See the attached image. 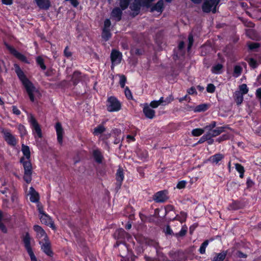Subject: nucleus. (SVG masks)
<instances>
[{
	"instance_id": "nucleus-22",
	"label": "nucleus",
	"mask_w": 261,
	"mask_h": 261,
	"mask_svg": "<svg viewBox=\"0 0 261 261\" xmlns=\"http://www.w3.org/2000/svg\"><path fill=\"white\" fill-rule=\"evenodd\" d=\"M92 156L94 161L98 164H101L104 158L99 149H94L92 151Z\"/></svg>"
},
{
	"instance_id": "nucleus-34",
	"label": "nucleus",
	"mask_w": 261,
	"mask_h": 261,
	"mask_svg": "<svg viewBox=\"0 0 261 261\" xmlns=\"http://www.w3.org/2000/svg\"><path fill=\"white\" fill-rule=\"evenodd\" d=\"M36 62L37 65L39 66L42 70H45L46 69V66L44 63V60L41 56L37 57Z\"/></svg>"
},
{
	"instance_id": "nucleus-12",
	"label": "nucleus",
	"mask_w": 261,
	"mask_h": 261,
	"mask_svg": "<svg viewBox=\"0 0 261 261\" xmlns=\"http://www.w3.org/2000/svg\"><path fill=\"white\" fill-rule=\"evenodd\" d=\"M168 194L167 190L160 191L154 193L152 199L156 203H164L169 199Z\"/></svg>"
},
{
	"instance_id": "nucleus-51",
	"label": "nucleus",
	"mask_w": 261,
	"mask_h": 261,
	"mask_svg": "<svg viewBox=\"0 0 261 261\" xmlns=\"http://www.w3.org/2000/svg\"><path fill=\"white\" fill-rule=\"evenodd\" d=\"M216 90V87L213 84H208L206 87V91L208 93H213Z\"/></svg>"
},
{
	"instance_id": "nucleus-30",
	"label": "nucleus",
	"mask_w": 261,
	"mask_h": 261,
	"mask_svg": "<svg viewBox=\"0 0 261 261\" xmlns=\"http://www.w3.org/2000/svg\"><path fill=\"white\" fill-rule=\"evenodd\" d=\"M223 66L220 63H218L213 66L211 68V71L212 73L217 74H221L223 72Z\"/></svg>"
},
{
	"instance_id": "nucleus-64",
	"label": "nucleus",
	"mask_w": 261,
	"mask_h": 261,
	"mask_svg": "<svg viewBox=\"0 0 261 261\" xmlns=\"http://www.w3.org/2000/svg\"><path fill=\"white\" fill-rule=\"evenodd\" d=\"M12 112L13 113L16 115H20L21 114L20 111L17 108L16 106H12Z\"/></svg>"
},
{
	"instance_id": "nucleus-39",
	"label": "nucleus",
	"mask_w": 261,
	"mask_h": 261,
	"mask_svg": "<svg viewBox=\"0 0 261 261\" xmlns=\"http://www.w3.org/2000/svg\"><path fill=\"white\" fill-rule=\"evenodd\" d=\"M187 227L186 225L182 226L180 230L178 232L176 233L174 236L178 238V237H184L187 232Z\"/></svg>"
},
{
	"instance_id": "nucleus-8",
	"label": "nucleus",
	"mask_w": 261,
	"mask_h": 261,
	"mask_svg": "<svg viewBox=\"0 0 261 261\" xmlns=\"http://www.w3.org/2000/svg\"><path fill=\"white\" fill-rule=\"evenodd\" d=\"M29 122L31 126L33 134H36L39 138L42 137L41 127L36 118L32 115L29 118Z\"/></svg>"
},
{
	"instance_id": "nucleus-50",
	"label": "nucleus",
	"mask_w": 261,
	"mask_h": 261,
	"mask_svg": "<svg viewBox=\"0 0 261 261\" xmlns=\"http://www.w3.org/2000/svg\"><path fill=\"white\" fill-rule=\"evenodd\" d=\"M142 6L149 8L151 6V3L154 0H139Z\"/></svg>"
},
{
	"instance_id": "nucleus-26",
	"label": "nucleus",
	"mask_w": 261,
	"mask_h": 261,
	"mask_svg": "<svg viewBox=\"0 0 261 261\" xmlns=\"http://www.w3.org/2000/svg\"><path fill=\"white\" fill-rule=\"evenodd\" d=\"M224 158V155L220 153L211 156L208 161L213 164H219L220 161Z\"/></svg>"
},
{
	"instance_id": "nucleus-4",
	"label": "nucleus",
	"mask_w": 261,
	"mask_h": 261,
	"mask_svg": "<svg viewBox=\"0 0 261 261\" xmlns=\"http://www.w3.org/2000/svg\"><path fill=\"white\" fill-rule=\"evenodd\" d=\"M21 239L23 243L24 248L29 254L31 261H37V259L31 247V238L30 233L28 232H25V234L21 237Z\"/></svg>"
},
{
	"instance_id": "nucleus-59",
	"label": "nucleus",
	"mask_w": 261,
	"mask_h": 261,
	"mask_svg": "<svg viewBox=\"0 0 261 261\" xmlns=\"http://www.w3.org/2000/svg\"><path fill=\"white\" fill-rule=\"evenodd\" d=\"M164 232L166 235H174L171 228L170 225H167L164 229Z\"/></svg>"
},
{
	"instance_id": "nucleus-14",
	"label": "nucleus",
	"mask_w": 261,
	"mask_h": 261,
	"mask_svg": "<svg viewBox=\"0 0 261 261\" xmlns=\"http://www.w3.org/2000/svg\"><path fill=\"white\" fill-rule=\"evenodd\" d=\"M39 219L43 224L49 226L52 229L55 228L54 222L51 218L46 213L39 216Z\"/></svg>"
},
{
	"instance_id": "nucleus-35",
	"label": "nucleus",
	"mask_w": 261,
	"mask_h": 261,
	"mask_svg": "<svg viewBox=\"0 0 261 261\" xmlns=\"http://www.w3.org/2000/svg\"><path fill=\"white\" fill-rule=\"evenodd\" d=\"M111 137V134L108 133L106 134H102L100 135L99 137V140L103 142L104 144L106 145L109 146V142L108 141V139Z\"/></svg>"
},
{
	"instance_id": "nucleus-11",
	"label": "nucleus",
	"mask_w": 261,
	"mask_h": 261,
	"mask_svg": "<svg viewBox=\"0 0 261 261\" xmlns=\"http://www.w3.org/2000/svg\"><path fill=\"white\" fill-rule=\"evenodd\" d=\"M6 48L10 53L19 60L25 63H29L27 57L21 53L18 52L14 47L11 46L6 42L4 43Z\"/></svg>"
},
{
	"instance_id": "nucleus-48",
	"label": "nucleus",
	"mask_w": 261,
	"mask_h": 261,
	"mask_svg": "<svg viewBox=\"0 0 261 261\" xmlns=\"http://www.w3.org/2000/svg\"><path fill=\"white\" fill-rule=\"evenodd\" d=\"M239 89L241 92V94L244 95L248 92V88L245 84H242L239 86Z\"/></svg>"
},
{
	"instance_id": "nucleus-7",
	"label": "nucleus",
	"mask_w": 261,
	"mask_h": 261,
	"mask_svg": "<svg viewBox=\"0 0 261 261\" xmlns=\"http://www.w3.org/2000/svg\"><path fill=\"white\" fill-rule=\"evenodd\" d=\"M113 237L117 240L125 241L126 240L128 242H130L133 240L131 235L122 228L116 230L113 234Z\"/></svg>"
},
{
	"instance_id": "nucleus-28",
	"label": "nucleus",
	"mask_w": 261,
	"mask_h": 261,
	"mask_svg": "<svg viewBox=\"0 0 261 261\" xmlns=\"http://www.w3.org/2000/svg\"><path fill=\"white\" fill-rule=\"evenodd\" d=\"M209 108V105L207 103H202L195 107L192 108V110L195 113L204 112L206 111Z\"/></svg>"
},
{
	"instance_id": "nucleus-13",
	"label": "nucleus",
	"mask_w": 261,
	"mask_h": 261,
	"mask_svg": "<svg viewBox=\"0 0 261 261\" xmlns=\"http://www.w3.org/2000/svg\"><path fill=\"white\" fill-rule=\"evenodd\" d=\"M124 175L123 169L119 167L117 170L116 174V189L118 191L121 188L122 182L124 180Z\"/></svg>"
},
{
	"instance_id": "nucleus-43",
	"label": "nucleus",
	"mask_w": 261,
	"mask_h": 261,
	"mask_svg": "<svg viewBox=\"0 0 261 261\" xmlns=\"http://www.w3.org/2000/svg\"><path fill=\"white\" fill-rule=\"evenodd\" d=\"M234 100L238 106L241 105L243 100V94L240 93H236L234 95Z\"/></svg>"
},
{
	"instance_id": "nucleus-41",
	"label": "nucleus",
	"mask_w": 261,
	"mask_h": 261,
	"mask_svg": "<svg viewBox=\"0 0 261 261\" xmlns=\"http://www.w3.org/2000/svg\"><path fill=\"white\" fill-rule=\"evenodd\" d=\"M204 132L203 128H197L193 129L192 131V134L194 137L200 136L202 135Z\"/></svg>"
},
{
	"instance_id": "nucleus-62",
	"label": "nucleus",
	"mask_w": 261,
	"mask_h": 261,
	"mask_svg": "<svg viewBox=\"0 0 261 261\" xmlns=\"http://www.w3.org/2000/svg\"><path fill=\"white\" fill-rule=\"evenodd\" d=\"M150 107L152 108H156L160 106V103L157 100L151 101L149 105Z\"/></svg>"
},
{
	"instance_id": "nucleus-36",
	"label": "nucleus",
	"mask_w": 261,
	"mask_h": 261,
	"mask_svg": "<svg viewBox=\"0 0 261 261\" xmlns=\"http://www.w3.org/2000/svg\"><path fill=\"white\" fill-rule=\"evenodd\" d=\"M246 35L249 38L252 40H256V33L254 30L252 29H249L246 30Z\"/></svg>"
},
{
	"instance_id": "nucleus-1",
	"label": "nucleus",
	"mask_w": 261,
	"mask_h": 261,
	"mask_svg": "<svg viewBox=\"0 0 261 261\" xmlns=\"http://www.w3.org/2000/svg\"><path fill=\"white\" fill-rule=\"evenodd\" d=\"M21 151L23 156L20 159L19 162L24 168L23 178L27 184H30L32 179L33 167L31 162V151L29 146L22 144Z\"/></svg>"
},
{
	"instance_id": "nucleus-6",
	"label": "nucleus",
	"mask_w": 261,
	"mask_h": 261,
	"mask_svg": "<svg viewBox=\"0 0 261 261\" xmlns=\"http://www.w3.org/2000/svg\"><path fill=\"white\" fill-rule=\"evenodd\" d=\"M2 134L3 135V137L5 141L7 143L11 146L14 147L17 144L18 140L15 137L12 135L10 130L7 129H3L1 131Z\"/></svg>"
},
{
	"instance_id": "nucleus-42",
	"label": "nucleus",
	"mask_w": 261,
	"mask_h": 261,
	"mask_svg": "<svg viewBox=\"0 0 261 261\" xmlns=\"http://www.w3.org/2000/svg\"><path fill=\"white\" fill-rule=\"evenodd\" d=\"M120 9L124 10L127 8L129 6L130 0H119Z\"/></svg>"
},
{
	"instance_id": "nucleus-55",
	"label": "nucleus",
	"mask_w": 261,
	"mask_h": 261,
	"mask_svg": "<svg viewBox=\"0 0 261 261\" xmlns=\"http://www.w3.org/2000/svg\"><path fill=\"white\" fill-rule=\"evenodd\" d=\"M254 185V182L251 179L250 177L247 178L246 186L247 189H249L252 188Z\"/></svg>"
},
{
	"instance_id": "nucleus-53",
	"label": "nucleus",
	"mask_w": 261,
	"mask_h": 261,
	"mask_svg": "<svg viewBox=\"0 0 261 261\" xmlns=\"http://www.w3.org/2000/svg\"><path fill=\"white\" fill-rule=\"evenodd\" d=\"M138 155L139 158L142 160H146L148 157V153L146 151L138 153Z\"/></svg>"
},
{
	"instance_id": "nucleus-47",
	"label": "nucleus",
	"mask_w": 261,
	"mask_h": 261,
	"mask_svg": "<svg viewBox=\"0 0 261 261\" xmlns=\"http://www.w3.org/2000/svg\"><path fill=\"white\" fill-rule=\"evenodd\" d=\"M229 138H230L229 135L228 134H225L222 135L221 136L218 138L216 140V142H218V143H221V142H223V141H225V140L229 139Z\"/></svg>"
},
{
	"instance_id": "nucleus-17",
	"label": "nucleus",
	"mask_w": 261,
	"mask_h": 261,
	"mask_svg": "<svg viewBox=\"0 0 261 261\" xmlns=\"http://www.w3.org/2000/svg\"><path fill=\"white\" fill-rule=\"evenodd\" d=\"M33 229L36 232V236L37 238L41 239L43 238V239L42 241L45 240L46 237H48L45 230L40 225H34Z\"/></svg>"
},
{
	"instance_id": "nucleus-29",
	"label": "nucleus",
	"mask_w": 261,
	"mask_h": 261,
	"mask_svg": "<svg viewBox=\"0 0 261 261\" xmlns=\"http://www.w3.org/2000/svg\"><path fill=\"white\" fill-rule=\"evenodd\" d=\"M227 128V126L217 127L216 128H214L212 132L210 133V135L213 137H216L220 135L221 133L225 131V129Z\"/></svg>"
},
{
	"instance_id": "nucleus-33",
	"label": "nucleus",
	"mask_w": 261,
	"mask_h": 261,
	"mask_svg": "<svg viewBox=\"0 0 261 261\" xmlns=\"http://www.w3.org/2000/svg\"><path fill=\"white\" fill-rule=\"evenodd\" d=\"M111 30H102L101 38L105 41H108L112 37Z\"/></svg>"
},
{
	"instance_id": "nucleus-21",
	"label": "nucleus",
	"mask_w": 261,
	"mask_h": 261,
	"mask_svg": "<svg viewBox=\"0 0 261 261\" xmlns=\"http://www.w3.org/2000/svg\"><path fill=\"white\" fill-rule=\"evenodd\" d=\"M141 6H142V5L139 0H135V2L130 6L129 8L132 11H134V16L139 14Z\"/></svg>"
},
{
	"instance_id": "nucleus-60",
	"label": "nucleus",
	"mask_w": 261,
	"mask_h": 261,
	"mask_svg": "<svg viewBox=\"0 0 261 261\" xmlns=\"http://www.w3.org/2000/svg\"><path fill=\"white\" fill-rule=\"evenodd\" d=\"M235 168H236V170L239 173L245 172L244 167L241 164L236 163L235 164Z\"/></svg>"
},
{
	"instance_id": "nucleus-54",
	"label": "nucleus",
	"mask_w": 261,
	"mask_h": 261,
	"mask_svg": "<svg viewBox=\"0 0 261 261\" xmlns=\"http://www.w3.org/2000/svg\"><path fill=\"white\" fill-rule=\"evenodd\" d=\"M126 82V77L124 75H121L120 76L119 84L121 88H123L125 87V83Z\"/></svg>"
},
{
	"instance_id": "nucleus-32",
	"label": "nucleus",
	"mask_w": 261,
	"mask_h": 261,
	"mask_svg": "<svg viewBox=\"0 0 261 261\" xmlns=\"http://www.w3.org/2000/svg\"><path fill=\"white\" fill-rule=\"evenodd\" d=\"M187 216L188 215L187 213L184 211H181L179 215H177L173 220H178L182 223L186 222Z\"/></svg>"
},
{
	"instance_id": "nucleus-37",
	"label": "nucleus",
	"mask_w": 261,
	"mask_h": 261,
	"mask_svg": "<svg viewBox=\"0 0 261 261\" xmlns=\"http://www.w3.org/2000/svg\"><path fill=\"white\" fill-rule=\"evenodd\" d=\"M249 50L251 51H255L256 49L260 46L259 43L249 42L247 43Z\"/></svg>"
},
{
	"instance_id": "nucleus-61",
	"label": "nucleus",
	"mask_w": 261,
	"mask_h": 261,
	"mask_svg": "<svg viewBox=\"0 0 261 261\" xmlns=\"http://www.w3.org/2000/svg\"><path fill=\"white\" fill-rule=\"evenodd\" d=\"M174 210V207L173 205L168 204L165 206V214L167 215L168 213L171 211H173Z\"/></svg>"
},
{
	"instance_id": "nucleus-49",
	"label": "nucleus",
	"mask_w": 261,
	"mask_h": 261,
	"mask_svg": "<svg viewBox=\"0 0 261 261\" xmlns=\"http://www.w3.org/2000/svg\"><path fill=\"white\" fill-rule=\"evenodd\" d=\"M111 22L109 18H107L104 21L103 27L102 30H111Z\"/></svg>"
},
{
	"instance_id": "nucleus-46",
	"label": "nucleus",
	"mask_w": 261,
	"mask_h": 261,
	"mask_svg": "<svg viewBox=\"0 0 261 261\" xmlns=\"http://www.w3.org/2000/svg\"><path fill=\"white\" fill-rule=\"evenodd\" d=\"M124 94L126 98L128 100L133 99V95L131 91L128 87H126L124 90Z\"/></svg>"
},
{
	"instance_id": "nucleus-58",
	"label": "nucleus",
	"mask_w": 261,
	"mask_h": 261,
	"mask_svg": "<svg viewBox=\"0 0 261 261\" xmlns=\"http://www.w3.org/2000/svg\"><path fill=\"white\" fill-rule=\"evenodd\" d=\"M64 55L67 58H69L72 56V53L69 50L68 46L64 50Z\"/></svg>"
},
{
	"instance_id": "nucleus-16",
	"label": "nucleus",
	"mask_w": 261,
	"mask_h": 261,
	"mask_svg": "<svg viewBox=\"0 0 261 261\" xmlns=\"http://www.w3.org/2000/svg\"><path fill=\"white\" fill-rule=\"evenodd\" d=\"M143 112L147 118L152 119L155 117V111L152 109L147 103L144 105Z\"/></svg>"
},
{
	"instance_id": "nucleus-40",
	"label": "nucleus",
	"mask_w": 261,
	"mask_h": 261,
	"mask_svg": "<svg viewBox=\"0 0 261 261\" xmlns=\"http://www.w3.org/2000/svg\"><path fill=\"white\" fill-rule=\"evenodd\" d=\"M208 243L209 241L208 240H206L201 244L199 249V252L200 254H203L205 253V249L208 246Z\"/></svg>"
},
{
	"instance_id": "nucleus-57",
	"label": "nucleus",
	"mask_w": 261,
	"mask_h": 261,
	"mask_svg": "<svg viewBox=\"0 0 261 261\" xmlns=\"http://www.w3.org/2000/svg\"><path fill=\"white\" fill-rule=\"evenodd\" d=\"M186 184L187 181L186 180H183L179 181L176 185V188L178 189H184L186 187Z\"/></svg>"
},
{
	"instance_id": "nucleus-45",
	"label": "nucleus",
	"mask_w": 261,
	"mask_h": 261,
	"mask_svg": "<svg viewBox=\"0 0 261 261\" xmlns=\"http://www.w3.org/2000/svg\"><path fill=\"white\" fill-rule=\"evenodd\" d=\"M242 72V68L240 65H236L234 67L233 73L235 77L240 76Z\"/></svg>"
},
{
	"instance_id": "nucleus-63",
	"label": "nucleus",
	"mask_w": 261,
	"mask_h": 261,
	"mask_svg": "<svg viewBox=\"0 0 261 261\" xmlns=\"http://www.w3.org/2000/svg\"><path fill=\"white\" fill-rule=\"evenodd\" d=\"M187 92L190 95L197 94V92L194 87H191L187 90Z\"/></svg>"
},
{
	"instance_id": "nucleus-9",
	"label": "nucleus",
	"mask_w": 261,
	"mask_h": 261,
	"mask_svg": "<svg viewBox=\"0 0 261 261\" xmlns=\"http://www.w3.org/2000/svg\"><path fill=\"white\" fill-rule=\"evenodd\" d=\"M41 245V249L42 251L49 257H53L54 252L51 248V244L48 237H46V240L44 241H40L39 242Z\"/></svg>"
},
{
	"instance_id": "nucleus-10",
	"label": "nucleus",
	"mask_w": 261,
	"mask_h": 261,
	"mask_svg": "<svg viewBox=\"0 0 261 261\" xmlns=\"http://www.w3.org/2000/svg\"><path fill=\"white\" fill-rule=\"evenodd\" d=\"M122 55V53L118 50L115 49H112L110 58L111 61V69H113L115 65H117L121 63Z\"/></svg>"
},
{
	"instance_id": "nucleus-19",
	"label": "nucleus",
	"mask_w": 261,
	"mask_h": 261,
	"mask_svg": "<svg viewBox=\"0 0 261 261\" xmlns=\"http://www.w3.org/2000/svg\"><path fill=\"white\" fill-rule=\"evenodd\" d=\"M37 6L42 10H47L51 6L49 0H34Z\"/></svg>"
},
{
	"instance_id": "nucleus-25",
	"label": "nucleus",
	"mask_w": 261,
	"mask_h": 261,
	"mask_svg": "<svg viewBox=\"0 0 261 261\" xmlns=\"http://www.w3.org/2000/svg\"><path fill=\"white\" fill-rule=\"evenodd\" d=\"M228 253L227 250H224L220 253H215V256L211 258L212 261H223Z\"/></svg>"
},
{
	"instance_id": "nucleus-31",
	"label": "nucleus",
	"mask_w": 261,
	"mask_h": 261,
	"mask_svg": "<svg viewBox=\"0 0 261 261\" xmlns=\"http://www.w3.org/2000/svg\"><path fill=\"white\" fill-rule=\"evenodd\" d=\"M106 129V127L103 125L99 124L94 128L93 134L95 136L101 135L103 134Z\"/></svg>"
},
{
	"instance_id": "nucleus-23",
	"label": "nucleus",
	"mask_w": 261,
	"mask_h": 261,
	"mask_svg": "<svg viewBox=\"0 0 261 261\" xmlns=\"http://www.w3.org/2000/svg\"><path fill=\"white\" fill-rule=\"evenodd\" d=\"M30 200L33 203H39L40 197L38 193L32 187L30 188Z\"/></svg>"
},
{
	"instance_id": "nucleus-56",
	"label": "nucleus",
	"mask_w": 261,
	"mask_h": 261,
	"mask_svg": "<svg viewBox=\"0 0 261 261\" xmlns=\"http://www.w3.org/2000/svg\"><path fill=\"white\" fill-rule=\"evenodd\" d=\"M208 133H206L205 134H204V135H203L200 138V139L198 140V141L197 142V144H202L203 143H204L205 141H207V140L208 139Z\"/></svg>"
},
{
	"instance_id": "nucleus-3",
	"label": "nucleus",
	"mask_w": 261,
	"mask_h": 261,
	"mask_svg": "<svg viewBox=\"0 0 261 261\" xmlns=\"http://www.w3.org/2000/svg\"><path fill=\"white\" fill-rule=\"evenodd\" d=\"M106 108L109 112H118L122 108V104L116 97L111 96L106 101Z\"/></svg>"
},
{
	"instance_id": "nucleus-5",
	"label": "nucleus",
	"mask_w": 261,
	"mask_h": 261,
	"mask_svg": "<svg viewBox=\"0 0 261 261\" xmlns=\"http://www.w3.org/2000/svg\"><path fill=\"white\" fill-rule=\"evenodd\" d=\"M220 2V0H204L202 6L203 12L209 13L212 11L215 13L216 12V6Z\"/></svg>"
},
{
	"instance_id": "nucleus-44",
	"label": "nucleus",
	"mask_w": 261,
	"mask_h": 261,
	"mask_svg": "<svg viewBox=\"0 0 261 261\" xmlns=\"http://www.w3.org/2000/svg\"><path fill=\"white\" fill-rule=\"evenodd\" d=\"M248 63L250 67H251L252 69L256 68L258 65L256 60L252 58H250L249 59V60H248Z\"/></svg>"
},
{
	"instance_id": "nucleus-24",
	"label": "nucleus",
	"mask_w": 261,
	"mask_h": 261,
	"mask_svg": "<svg viewBox=\"0 0 261 261\" xmlns=\"http://www.w3.org/2000/svg\"><path fill=\"white\" fill-rule=\"evenodd\" d=\"M164 9L163 0H159L155 4L152 6L150 8V12L156 11L162 13Z\"/></svg>"
},
{
	"instance_id": "nucleus-20",
	"label": "nucleus",
	"mask_w": 261,
	"mask_h": 261,
	"mask_svg": "<svg viewBox=\"0 0 261 261\" xmlns=\"http://www.w3.org/2000/svg\"><path fill=\"white\" fill-rule=\"evenodd\" d=\"M243 207L244 204L241 201L232 200V202L229 204L228 209L230 211H236L242 209Z\"/></svg>"
},
{
	"instance_id": "nucleus-18",
	"label": "nucleus",
	"mask_w": 261,
	"mask_h": 261,
	"mask_svg": "<svg viewBox=\"0 0 261 261\" xmlns=\"http://www.w3.org/2000/svg\"><path fill=\"white\" fill-rule=\"evenodd\" d=\"M122 11L123 10L119 7L114 8L111 12V18H114L117 22L120 21L122 18Z\"/></svg>"
},
{
	"instance_id": "nucleus-52",
	"label": "nucleus",
	"mask_w": 261,
	"mask_h": 261,
	"mask_svg": "<svg viewBox=\"0 0 261 261\" xmlns=\"http://www.w3.org/2000/svg\"><path fill=\"white\" fill-rule=\"evenodd\" d=\"M194 42L193 36L192 34H190L188 36V49L189 50L192 47Z\"/></svg>"
},
{
	"instance_id": "nucleus-27",
	"label": "nucleus",
	"mask_w": 261,
	"mask_h": 261,
	"mask_svg": "<svg viewBox=\"0 0 261 261\" xmlns=\"http://www.w3.org/2000/svg\"><path fill=\"white\" fill-rule=\"evenodd\" d=\"M81 72L79 70L74 71L73 73L71 81L74 86H76L82 80Z\"/></svg>"
},
{
	"instance_id": "nucleus-38",
	"label": "nucleus",
	"mask_w": 261,
	"mask_h": 261,
	"mask_svg": "<svg viewBox=\"0 0 261 261\" xmlns=\"http://www.w3.org/2000/svg\"><path fill=\"white\" fill-rule=\"evenodd\" d=\"M17 128L20 134V137L22 138L27 135V131L25 127L23 125L19 124L18 125Z\"/></svg>"
},
{
	"instance_id": "nucleus-15",
	"label": "nucleus",
	"mask_w": 261,
	"mask_h": 261,
	"mask_svg": "<svg viewBox=\"0 0 261 261\" xmlns=\"http://www.w3.org/2000/svg\"><path fill=\"white\" fill-rule=\"evenodd\" d=\"M55 129L57 133L58 142L60 145H62L63 143L64 130L60 122H58L56 123Z\"/></svg>"
},
{
	"instance_id": "nucleus-2",
	"label": "nucleus",
	"mask_w": 261,
	"mask_h": 261,
	"mask_svg": "<svg viewBox=\"0 0 261 261\" xmlns=\"http://www.w3.org/2000/svg\"><path fill=\"white\" fill-rule=\"evenodd\" d=\"M14 66L15 73L25 88L30 101L31 102H34V93H39V90L36 89L33 83L27 77L24 72L18 64H15Z\"/></svg>"
}]
</instances>
